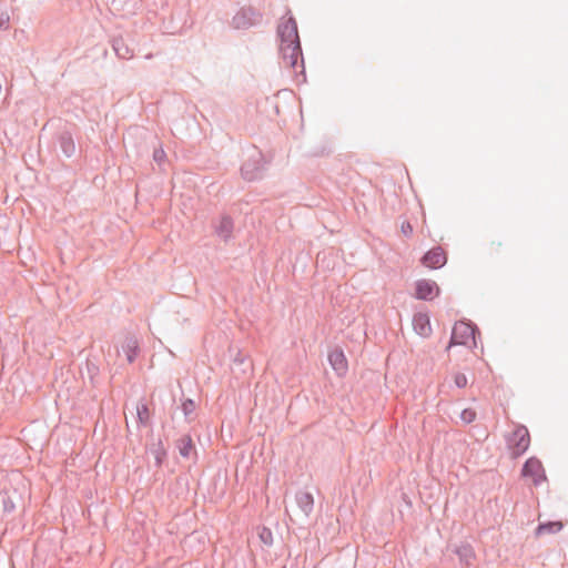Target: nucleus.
Masks as SVG:
<instances>
[{
    "label": "nucleus",
    "instance_id": "obj_1",
    "mask_svg": "<svg viewBox=\"0 0 568 568\" xmlns=\"http://www.w3.org/2000/svg\"><path fill=\"white\" fill-rule=\"evenodd\" d=\"M277 37L280 38V53L285 67L296 70L301 61L303 68V52L294 17L291 16L287 20L278 23Z\"/></svg>",
    "mask_w": 568,
    "mask_h": 568
},
{
    "label": "nucleus",
    "instance_id": "obj_2",
    "mask_svg": "<svg viewBox=\"0 0 568 568\" xmlns=\"http://www.w3.org/2000/svg\"><path fill=\"white\" fill-rule=\"evenodd\" d=\"M477 327L465 321L457 322L452 332L449 347L452 345H465L467 347L476 346Z\"/></svg>",
    "mask_w": 568,
    "mask_h": 568
},
{
    "label": "nucleus",
    "instance_id": "obj_3",
    "mask_svg": "<svg viewBox=\"0 0 568 568\" xmlns=\"http://www.w3.org/2000/svg\"><path fill=\"white\" fill-rule=\"evenodd\" d=\"M262 13L252 7H242L232 18L231 24L236 30H246L262 22Z\"/></svg>",
    "mask_w": 568,
    "mask_h": 568
},
{
    "label": "nucleus",
    "instance_id": "obj_4",
    "mask_svg": "<svg viewBox=\"0 0 568 568\" xmlns=\"http://www.w3.org/2000/svg\"><path fill=\"white\" fill-rule=\"evenodd\" d=\"M507 446L511 454L517 457L523 455L529 447L530 436L526 426L518 425L506 438Z\"/></svg>",
    "mask_w": 568,
    "mask_h": 568
},
{
    "label": "nucleus",
    "instance_id": "obj_5",
    "mask_svg": "<svg viewBox=\"0 0 568 568\" xmlns=\"http://www.w3.org/2000/svg\"><path fill=\"white\" fill-rule=\"evenodd\" d=\"M521 474L525 477H532L536 486L546 479L541 462L536 457H530L523 466Z\"/></svg>",
    "mask_w": 568,
    "mask_h": 568
},
{
    "label": "nucleus",
    "instance_id": "obj_6",
    "mask_svg": "<svg viewBox=\"0 0 568 568\" xmlns=\"http://www.w3.org/2000/svg\"><path fill=\"white\" fill-rule=\"evenodd\" d=\"M420 261L424 266L437 270L446 264L447 255L443 247L435 246L425 253Z\"/></svg>",
    "mask_w": 568,
    "mask_h": 568
},
{
    "label": "nucleus",
    "instance_id": "obj_7",
    "mask_svg": "<svg viewBox=\"0 0 568 568\" xmlns=\"http://www.w3.org/2000/svg\"><path fill=\"white\" fill-rule=\"evenodd\" d=\"M265 165L263 155L260 151H255L241 166L243 178H254L253 175L260 173Z\"/></svg>",
    "mask_w": 568,
    "mask_h": 568
},
{
    "label": "nucleus",
    "instance_id": "obj_8",
    "mask_svg": "<svg viewBox=\"0 0 568 568\" xmlns=\"http://www.w3.org/2000/svg\"><path fill=\"white\" fill-rule=\"evenodd\" d=\"M439 294V287L434 281L420 280L416 282V297L430 301Z\"/></svg>",
    "mask_w": 568,
    "mask_h": 568
},
{
    "label": "nucleus",
    "instance_id": "obj_9",
    "mask_svg": "<svg viewBox=\"0 0 568 568\" xmlns=\"http://www.w3.org/2000/svg\"><path fill=\"white\" fill-rule=\"evenodd\" d=\"M295 501L305 518H308L314 509V497L311 493L300 490L295 494Z\"/></svg>",
    "mask_w": 568,
    "mask_h": 568
},
{
    "label": "nucleus",
    "instance_id": "obj_10",
    "mask_svg": "<svg viewBox=\"0 0 568 568\" xmlns=\"http://www.w3.org/2000/svg\"><path fill=\"white\" fill-rule=\"evenodd\" d=\"M121 351L125 354L128 363H133L140 352L139 341L133 335H126L122 345Z\"/></svg>",
    "mask_w": 568,
    "mask_h": 568
},
{
    "label": "nucleus",
    "instance_id": "obj_11",
    "mask_svg": "<svg viewBox=\"0 0 568 568\" xmlns=\"http://www.w3.org/2000/svg\"><path fill=\"white\" fill-rule=\"evenodd\" d=\"M112 49L119 59L130 60L134 57V50L125 42L123 37H115L111 41Z\"/></svg>",
    "mask_w": 568,
    "mask_h": 568
},
{
    "label": "nucleus",
    "instance_id": "obj_12",
    "mask_svg": "<svg viewBox=\"0 0 568 568\" xmlns=\"http://www.w3.org/2000/svg\"><path fill=\"white\" fill-rule=\"evenodd\" d=\"M328 361L333 369L342 375L347 369V363L344 353L341 349H334L328 355Z\"/></svg>",
    "mask_w": 568,
    "mask_h": 568
},
{
    "label": "nucleus",
    "instance_id": "obj_13",
    "mask_svg": "<svg viewBox=\"0 0 568 568\" xmlns=\"http://www.w3.org/2000/svg\"><path fill=\"white\" fill-rule=\"evenodd\" d=\"M58 143L61 152L67 158H71L75 153V143L70 132H62L59 135Z\"/></svg>",
    "mask_w": 568,
    "mask_h": 568
},
{
    "label": "nucleus",
    "instance_id": "obj_14",
    "mask_svg": "<svg viewBox=\"0 0 568 568\" xmlns=\"http://www.w3.org/2000/svg\"><path fill=\"white\" fill-rule=\"evenodd\" d=\"M455 554L458 556L462 565L469 567L473 565L475 559V551L469 544H462L455 549Z\"/></svg>",
    "mask_w": 568,
    "mask_h": 568
},
{
    "label": "nucleus",
    "instance_id": "obj_15",
    "mask_svg": "<svg viewBox=\"0 0 568 568\" xmlns=\"http://www.w3.org/2000/svg\"><path fill=\"white\" fill-rule=\"evenodd\" d=\"M413 326L415 332L420 336H427L432 331L428 316L422 313L414 315Z\"/></svg>",
    "mask_w": 568,
    "mask_h": 568
},
{
    "label": "nucleus",
    "instance_id": "obj_16",
    "mask_svg": "<svg viewBox=\"0 0 568 568\" xmlns=\"http://www.w3.org/2000/svg\"><path fill=\"white\" fill-rule=\"evenodd\" d=\"M233 227L234 224L232 219L229 215H223L221 217L220 224L215 227V231L219 237L227 241L232 236Z\"/></svg>",
    "mask_w": 568,
    "mask_h": 568
},
{
    "label": "nucleus",
    "instance_id": "obj_17",
    "mask_svg": "<svg viewBox=\"0 0 568 568\" xmlns=\"http://www.w3.org/2000/svg\"><path fill=\"white\" fill-rule=\"evenodd\" d=\"M178 449L182 457L189 458L194 449L193 440L190 435H183L178 440Z\"/></svg>",
    "mask_w": 568,
    "mask_h": 568
},
{
    "label": "nucleus",
    "instance_id": "obj_18",
    "mask_svg": "<svg viewBox=\"0 0 568 568\" xmlns=\"http://www.w3.org/2000/svg\"><path fill=\"white\" fill-rule=\"evenodd\" d=\"M152 158L154 163L159 166L160 171L165 173L166 168L169 166V161L166 158V153L161 145L153 150Z\"/></svg>",
    "mask_w": 568,
    "mask_h": 568
},
{
    "label": "nucleus",
    "instance_id": "obj_19",
    "mask_svg": "<svg viewBox=\"0 0 568 568\" xmlns=\"http://www.w3.org/2000/svg\"><path fill=\"white\" fill-rule=\"evenodd\" d=\"M562 528V524L560 521H548L545 524H540L537 528V535L544 534H555L560 531Z\"/></svg>",
    "mask_w": 568,
    "mask_h": 568
},
{
    "label": "nucleus",
    "instance_id": "obj_20",
    "mask_svg": "<svg viewBox=\"0 0 568 568\" xmlns=\"http://www.w3.org/2000/svg\"><path fill=\"white\" fill-rule=\"evenodd\" d=\"M138 420L141 425H146L149 422V408L145 403H140L136 406Z\"/></svg>",
    "mask_w": 568,
    "mask_h": 568
},
{
    "label": "nucleus",
    "instance_id": "obj_21",
    "mask_svg": "<svg viewBox=\"0 0 568 568\" xmlns=\"http://www.w3.org/2000/svg\"><path fill=\"white\" fill-rule=\"evenodd\" d=\"M182 410L187 420H192L193 413L195 410V403L194 400L187 398L182 403Z\"/></svg>",
    "mask_w": 568,
    "mask_h": 568
},
{
    "label": "nucleus",
    "instance_id": "obj_22",
    "mask_svg": "<svg viewBox=\"0 0 568 568\" xmlns=\"http://www.w3.org/2000/svg\"><path fill=\"white\" fill-rule=\"evenodd\" d=\"M0 501L2 504L3 511L11 513L14 510L16 505L7 493L0 494Z\"/></svg>",
    "mask_w": 568,
    "mask_h": 568
},
{
    "label": "nucleus",
    "instance_id": "obj_23",
    "mask_svg": "<svg viewBox=\"0 0 568 568\" xmlns=\"http://www.w3.org/2000/svg\"><path fill=\"white\" fill-rule=\"evenodd\" d=\"M475 418H476V412L474 409H471V408H465L460 413V419L465 424H470L471 422L475 420Z\"/></svg>",
    "mask_w": 568,
    "mask_h": 568
},
{
    "label": "nucleus",
    "instance_id": "obj_24",
    "mask_svg": "<svg viewBox=\"0 0 568 568\" xmlns=\"http://www.w3.org/2000/svg\"><path fill=\"white\" fill-rule=\"evenodd\" d=\"M260 539L263 541V544L271 546L273 544V535L271 529L264 527L260 532Z\"/></svg>",
    "mask_w": 568,
    "mask_h": 568
},
{
    "label": "nucleus",
    "instance_id": "obj_25",
    "mask_svg": "<svg viewBox=\"0 0 568 568\" xmlns=\"http://www.w3.org/2000/svg\"><path fill=\"white\" fill-rule=\"evenodd\" d=\"M454 383L458 388H463L467 385V377L463 373H457L454 378Z\"/></svg>",
    "mask_w": 568,
    "mask_h": 568
},
{
    "label": "nucleus",
    "instance_id": "obj_26",
    "mask_svg": "<svg viewBox=\"0 0 568 568\" xmlns=\"http://www.w3.org/2000/svg\"><path fill=\"white\" fill-rule=\"evenodd\" d=\"M10 18L7 12L0 13V30H7L9 28Z\"/></svg>",
    "mask_w": 568,
    "mask_h": 568
},
{
    "label": "nucleus",
    "instance_id": "obj_27",
    "mask_svg": "<svg viewBox=\"0 0 568 568\" xmlns=\"http://www.w3.org/2000/svg\"><path fill=\"white\" fill-rule=\"evenodd\" d=\"M402 232L404 233V235H405V236H409V235H412V233H413V227H412V225H410V223H409V222H404V223L402 224Z\"/></svg>",
    "mask_w": 568,
    "mask_h": 568
},
{
    "label": "nucleus",
    "instance_id": "obj_28",
    "mask_svg": "<svg viewBox=\"0 0 568 568\" xmlns=\"http://www.w3.org/2000/svg\"><path fill=\"white\" fill-rule=\"evenodd\" d=\"M164 456H165L164 452H161V450L156 452V454H155V464H156V466H161Z\"/></svg>",
    "mask_w": 568,
    "mask_h": 568
},
{
    "label": "nucleus",
    "instance_id": "obj_29",
    "mask_svg": "<svg viewBox=\"0 0 568 568\" xmlns=\"http://www.w3.org/2000/svg\"><path fill=\"white\" fill-rule=\"evenodd\" d=\"M396 174L400 176H403L404 174L408 175V171L406 168H397Z\"/></svg>",
    "mask_w": 568,
    "mask_h": 568
}]
</instances>
